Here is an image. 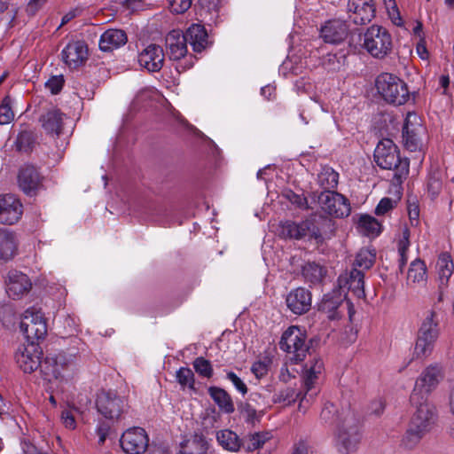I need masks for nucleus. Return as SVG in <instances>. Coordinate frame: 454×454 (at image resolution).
I'll return each mask as SVG.
<instances>
[{
    "label": "nucleus",
    "mask_w": 454,
    "mask_h": 454,
    "mask_svg": "<svg viewBox=\"0 0 454 454\" xmlns=\"http://www.w3.org/2000/svg\"><path fill=\"white\" fill-rule=\"evenodd\" d=\"M374 160L382 169H393L394 178L401 183L409 174V162L401 160L398 147L390 139L380 140L374 150Z\"/></svg>",
    "instance_id": "nucleus-1"
},
{
    "label": "nucleus",
    "mask_w": 454,
    "mask_h": 454,
    "mask_svg": "<svg viewBox=\"0 0 454 454\" xmlns=\"http://www.w3.org/2000/svg\"><path fill=\"white\" fill-rule=\"evenodd\" d=\"M440 335L439 319L434 311H430L423 320L419 331L413 350V357H428Z\"/></svg>",
    "instance_id": "nucleus-2"
},
{
    "label": "nucleus",
    "mask_w": 454,
    "mask_h": 454,
    "mask_svg": "<svg viewBox=\"0 0 454 454\" xmlns=\"http://www.w3.org/2000/svg\"><path fill=\"white\" fill-rule=\"evenodd\" d=\"M375 86L380 97L389 104L402 106L410 98L407 84L392 74H380L376 78Z\"/></svg>",
    "instance_id": "nucleus-3"
},
{
    "label": "nucleus",
    "mask_w": 454,
    "mask_h": 454,
    "mask_svg": "<svg viewBox=\"0 0 454 454\" xmlns=\"http://www.w3.org/2000/svg\"><path fill=\"white\" fill-rule=\"evenodd\" d=\"M279 347L287 354L288 360L293 364L303 361L309 350L305 333L294 325L283 333Z\"/></svg>",
    "instance_id": "nucleus-4"
},
{
    "label": "nucleus",
    "mask_w": 454,
    "mask_h": 454,
    "mask_svg": "<svg viewBox=\"0 0 454 454\" xmlns=\"http://www.w3.org/2000/svg\"><path fill=\"white\" fill-rule=\"evenodd\" d=\"M392 37L387 28L372 25L364 35V47L374 58L383 59L392 51Z\"/></svg>",
    "instance_id": "nucleus-5"
},
{
    "label": "nucleus",
    "mask_w": 454,
    "mask_h": 454,
    "mask_svg": "<svg viewBox=\"0 0 454 454\" xmlns=\"http://www.w3.org/2000/svg\"><path fill=\"white\" fill-rule=\"evenodd\" d=\"M443 379L442 367L437 364L426 367L418 378L415 387L411 395V403H419L420 399H426L425 394H429L436 388Z\"/></svg>",
    "instance_id": "nucleus-6"
},
{
    "label": "nucleus",
    "mask_w": 454,
    "mask_h": 454,
    "mask_svg": "<svg viewBox=\"0 0 454 454\" xmlns=\"http://www.w3.org/2000/svg\"><path fill=\"white\" fill-rule=\"evenodd\" d=\"M96 405L98 412L108 419H119L129 407L124 396L114 391L105 390L98 394Z\"/></svg>",
    "instance_id": "nucleus-7"
},
{
    "label": "nucleus",
    "mask_w": 454,
    "mask_h": 454,
    "mask_svg": "<svg viewBox=\"0 0 454 454\" xmlns=\"http://www.w3.org/2000/svg\"><path fill=\"white\" fill-rule=\"evenodd\" d=\"M20 330L30 342L43 340L47 334V325L42 311L34 307L26 309L22 315Z\"/></svg>",
    "instance_id": "nucleus-8"
},
{
    "label": "nucleus",
    "mask_w": 454,
    "mask_h": 454,
    "mask_svg": "<svg viewBox=\"0 0 454 454\" xmlns=\"http://www.w3.org/2000/svg\"><path fill=\"white\" fill-rule=\"evenodd\" d=\"M426 129L421 118L415 113H408L403 129V145L411 152L421 151Z\"/></svg>",
    "instance_id": "nucleus-9"
},
{
    "label": "nucleus",
    "mask_w": 454,
    "mask_h": 454,
    "mask_svg": "<svg viewBox=\"0 0 454 454\" xmlns=\"http://www.w3.org/2000/svg\"><path fill=\"white\" fill-rule=\"evenodd\" d=\"M361 434L358 427L351 419L346 420L339 428L335 447L340 454H353L359 447Z\"/></svg>",
    "instance_id": "nucleus-10"
},
{
    "label": "nucleus",
    "mask_w": 454,
    "mask_h": 454,
    "mask_svg": "<svg viewBox=\"0 0 454 454\" xmlns=\"http://www.w3.org/2000/svg\"><path fill=\"white\" fill-rule=\"evenodd\" d=\"M317 203L321 210L333 217H345L350 214V205L348 200L341 194L325 191L317 196Z\"/></svg>",
    "instance_id": "nucleus-11"
},
{
    "label": "nucleus",
    "mask_w": 454,
    "mask_h": 454,
    "mask_svg": "<svg viewBox=\"0 0 454 454\" xmlns=\"http://www.w3.org/2000/svg\"><path fill=\"white\" fill-rule=\"evenodd\" d=\"M411 403L416 410L408 424L428 434L436 421L435 408L427 399H420L419 403Z\"/></svg>",
    "instance_id": "nucleus-12"
},
{
    "label": "nucleus",
    "mask_w": 454,
    "mask_h": 454,
    "mask_svg": "<svg viewBox=\"0 0 454 454\" xmlns=\"http://www.w3.org/2000/svg\"><path fill=\"white\" fill-rule=\"evenodd\" d=\"M42 349L34 342L18 348L15 359L18 366L25 372L31 373L42 365Z\"/></svg>",
    "instance_id": "nucleus-13"
},
{
    "label": "nucleus",
    "mask_w": 454,
    "mask_h": 454,
    "mask_svg": "<svg viewBox=\"0 0 454 454\" xmlns=\"http://www.w3.org/2000/svg\"><path fill=\"white\" fill-rule=\"evenodd\" d=\"M120 442L127 454H143L148 448L149 437L144 428L132 427L122 434Z\"/></svg>",
    "instance_id": "nucleus-14"
},
{
    "label": "nucleus",
    "mask_w": 454,
    "mask_h": 454,
    "mask_svg": "<svg viewBox=\"0 0 454 454\" xmlns=\"http://www.w3.org/2000/svg\"><path fill=\"white\" fill-rule=\"evenodd\" d=\"M23 215V205L14 194L0 195V223L12 225L18 223Z\"/></svg>",
    "instance_id": "nucleus-15"
},
{
    "label": "nucleus",
    "mask_w": 454,
    "mask_h": 454,
    "mask_svg": "<svg viewBox=\"0 0 454 454\" xmlns=\"http://www.w3.org/2000/svg\"><path fill=\"white\" fill-rule=\"evenodd\" d=\"M73 363L74 358L71 356L59 353L46 356L41 365V369L47 380H59L63 377L64 372L67 371Z\"/></svg>",
    "instance_id": "nucleus-16"
},
{
    "label": "nucleus",
    "mask_w": 454,
    "mask_h": 454,
    "mask_svg": "<svg viewBox=\"0 0 454 454\" xmlns=\"http://www.w3.org/2000/svg\"><path fill=\"white\" fill-rule=\"evenodd\" d=\"M347 11L349 20L356 25H364L375 16L373 0H348Z\"/></svg>",
    "instance_id": "nucleus-17"
},
{
    "label": "nucleus",
    "mask_w": 454,
    "mask_h": 454,
    "mask_svg": "<svg viewBox=\"0 0 454 454\" xmlns=\"http://www.w3.org/2000/svg\"><path fill=\"white\" fill-rule=\"evenodd\" d=\"M338 284L340 289H348L356 298H364V273L362 270L352 268L338 278Z\"/></svg>",
    "instance_id": "nucleus-18"
},
{
    "label": "nucleus",
    "mask_w": 454,
    "mask_h": 454,
    "mask_svg": "<svg viewBox=\"0 0 454 454\" xmlns=\"http://www.w3.org/2000/svg\"><path fill=\"white\" fill-rule=\"evenodd\" d=\"M287 308L296 315H302L307 313L312 304L311 293L304 288L298 287L292 290L286 298Z\"/></svg>",
    "instance_id": "nucleus-19"
},
{
    "label": "nucleus",
    "mask_w": 454,
    "mask_h": 454,
    "mask_svg": "<svg viewBox=\"0 0 454 454\" xmlns=\"http://www.w3.org/2000/svg\"><path fill=\"white\" fill-rule=\"evenodd\" d=\"M66 118L65 114L52 106L41 114L39 121L46 134L59 137L62 133Z\"/></svg>",
    "instance_id": "nucleus-20"
},
{
    "label": "nucleus",
    "mask_w": 454,
    "mask_h": 454,
    "mask_svg": "<svg viewBox=\"0 0 454 454\" xmlns=\"http://www.w3.org/2000/svg\"><path fill=\"white\" fill-rule=\"evenodd\" d=\"M164 58L162 48L152 43L139 53L138 63L149 72H159L163 67Z\"/></svg>",
    "instance_id": "nucleus-21"
},
{
    "label": "nucleus",
    "mask_w": 454,
    "mask_h": 454,
    "mask_svg": "<svg viewBox=\"0 0 454 454\" xmlns=\"http://www.w3.org/2000/svg\"><path fill=\"white\" fill-rule=\"evenodd\" d=\"M349 29L346 21L331 20L325 23L320 29V35L325 43L338 44L348 35Z\"/></svg>",
    "instance_id": "nucleus-22"
},
{
    "label": "nucleus",
    "mask_w": 454,
    "mask_h": 454,
    "mask_svg": "<svg viewBox=\"0 0 454 454\" xmlns=\"http://www.w3.org/2000/svg\"><path fill=\"white\" fill-rule=\"evenodd\" d=\"M43 177L33 166L22 168L18 175V184L27 195L33 196L42 187Z\"/></svg>",
    "instance_id": "nucleus-23"
},
{
    "label": "nucleus",
    "mask_w": 454,
    "mask_h": 454,
    "mask_svg": "<svg viewBox=\"0 0 454 454\" xmlns=\"http://www.w3.org/2000/svg\"><path fill=\"white\" fill-rule=\"evenodd\" d=\"M32 284L27 276L18 270H10L6 281V293L12 299H20L27 294Z\"/></svg>",
    "instance_id": "nucleus-24"
},
{
    "label": "nucleus",
    "mask_w": 454,
    "mask_h": 454,
    "mask_svg": "<svg viewBox=\"0 0 454 454\" xmlns=\"http://www.w3.org/2000/svg\"><path fill=\"white\" fill-rule=\"evenodd\" d=\"M62 59L71 68L82 65L88 58V47L82 41L67 43L61 52Z\"/></svg>",
    "instance_id": "nucleus-25"
},
{
    "label": "nucleus",
    "mask_w": 454,
    "mask_h": 454,
    "mask_svg": "<svg viewBox=\"0 0 454 454\" xmlns=\"http://www.w3.org/2000/svg\"><path fill=\"white\" fill-rule=\"evenodd\" d=\"M166 51L172 60H179L187 54V36L180 30L170 31L165 39Z\"/></svg>",
    "instance_id": "nucleus-26"
},
{
    "label": "nucleus",
    "mask_w": 454,
    "mask_h": 454,
    "mask_svg": "<svg viewBox=\"0 0 454 454\" xmlns=\"http://www.w3.org/2000/svg\"><path fill=\"white\" fill-rule=\"evenodd\" d=\"M19 238L15 231L0 228V260L7 262L18 254Z\"/></svg>",
    "instance_id": "nucleus-27"
},
{
    "label": "nucleus",
    "mask_w": 454,
    "mask_h": 454,
    "mask_svg": "<svg viewBox=\"0 0 454 454\" xmlns=\"http://www.w3.org/2000/svg\"><path fill=\"white\" fill-rule=\"evenodd\" d=\"M127 41V35L123 30L108 29L100 36L99 49L103 51H111L123 46Z\"/></svg>",
    "instance_id": "nucleus-28"
},
{
    "label": "nucleus",
    "mask_w": 454,
    "mask_h": 454,
    "mask_svg": "<svg viewBox=\"0 0 454 454\" xmlns=\"http://www.w3.org/2000/svg\"><path fill=\"white\" fill-rule=\"evenodd\" d=\"M309 226L310 223L309 221L301 223L286 221L279 226V235L285 239H301L307 236Z\"/></svg>",
    "instance_id": "nucleus-29"
},
{
    "label": "nucleus",
    "mask_w": 454,
    "mask_h": 454,
    "mask_svg": "<svg viewBox=\"0 0 454 454\" xmlns=\"http://www.w3.org/2000/svg\"><path fill=\"white\" fill-rule=\"evenodd\" d=\"M184 35L187 36V42L196 52H201L208 44L207 33L202 25L192 24Z\"/></svg>",
    "instance_id": "nucleus-30"
},
{
    "label": "nucleus",
    "mask_w": 454,
    "mask_h": 454,
    "mask_svg": "<svg viewBox=\"0 0 454 454\" xmlns=\"http://www.w3.org/2000/svg\"><path fill=\"white\" fill-rule=\"evenodd\" d=\"M427 282V267L423 261L416 259L411 262L407 273L406 285H424Z\"/></svg>",
    "instance_id": "nucleus-31"
},
{
    "label": "nucleus",
    "mask_w": 454,
    "mask_h": 454,
    "mask_svg": "<svg viewBox=\"0 0 454 454\" xmlns=\"http://www.w3.org/2000/svg\"><path fill=\"white\" fill-rule=\"evenodd\" d=\"M207 392L222 411L231 414L235 411L231 395L223 388L209 387Z\"/></svg>",
    "instance_id": "nucleus-32"
},
{
    "label": "nucleus",
    "mask_w": 454,
    "mask_h": 454,
    "mask_svg": "<svg viewBox=\"0 0 454 454\" xmlns=\"http://www.w3.org/2000/svg\"><path fill=\"white\" fill-rule=\"evenodd\" d=\"M208 442L202 434H195L181 445L180 451L184 454H206Z\"/></svg>",
    "instance_id": "nucleus-33"
},
{
    "label": "nucleus",
    "mask_w": 454,
    "mask_h": 454,
    "mask_svg": "<svg viewBox=\"0 0 454 454\" xmlns=\"http://www.w3.org/2000/svg\"><path fill=\"white\" fill-rule=\"evenodd\" d=\"M445 176L444 170L439 167H431L427 182V192L432 198L437 197L443 187V177Z\"/></svg>",
    "instance_id": "nucleus-34"
},
{
    "label": "nucleus",
    "mask_w": 454,
    "mask_h": 454,
    "mask_svg": "<svg viewBox=\"0 0 454 454\" xmlns=\"http://www.w3.org/2000/svg\"><path fill=\"white\" fill-rule=\"evenodd\" d=\"M427 434V433L425 431L415 428L408 424L407 428L402 436L400 446L407 450H415Z\"/></svg>",
    "instance_id": "nucleus-35"
},
{
    "label": "nucleus",
    "mask_w": 454,
    "mask_h": 454,
    "mask_svg": "<svg viewBox=\"0 0 454 454\" xmlns=\"http://www.w3.org/2000/svg\"><path fill=\"white\" fill-rule=\"evenodd\" d=\"M323 371L324 363L321 358L314 357L311 361L309 362V364H306L304 384L308 391L313 387L316 380L318 379Z\"/></svg>",
    "instance_id": "nucleus-36"
},
{
    "label": "nucleus",
    "mask_w": 454,
    "mask_h": 454,
    "mask_svg": "<svg viewBox=\"0 0 454 454\" xmlns=\"http://www.w3.org/2000/svg\"><path fill=\"white\" fill-rule=\"evenodd\" d=\"M358 231L367 237H377L381 232V224L373 216L364 215L357 222Z\"/></svg>",
    "instance_id": "nucleus-37"
},
{
    "label": "nucleus",
    "mask_w": 454,
    "mask_h": 454,
    "mask_svg": "<svg viewBox=\"0 0 454 454\" xmlns=\"http://www.w3.org/2000/svg\"><path fill=\"white\" fill-rule=\"evenodd\" d=\"M218 443L229 451L236 452L240 448V440L236 433L231 430H221L216 434Z\"/></svg>",
    "instance_id": "nucleus-38"
},
{
    "label": "nucleus",
    "mask_w": 454,
    "mask_h": 454,
    "mask_svg": "<svg viewBox=\"0 0 454 454\" xmlns=\"http://www.w3.org/2000/svg\"><path fill=\"white\" fill-rule=\"evenodd\" d=\"M436 268L441 285H446L453 273L454 268L450 254L448 253L440 254L437 260Z\"/></svg>",
    "instance_id": "nucleus-39"
},
{
    "label": "nucleus",
    "mask_w": 454,
    "mask_h": 454,
    "mask_svg": "<svg viewBox=\"0 0 454 454\" xmlns=\"http://www.w3.org/2000/svg\"><path fill=\"white\" fill-rule=\"evenodd\" d=\"M376 260V252L368 247L361 248L356 255L353 268L367 270L372 267Z\"/></svg>",
    "instance_id": "nucleus-40"
},
{
    "label": "nucleus",
    "mask_w": 454,
    "mask_h": 454,
    "mask_svg": "<svg viewBox=\"0 0 454 454\" xmlns=\"http://www.w3.org/2000/svg\"><path fill=\"white\" fill-rule=\"evenodd\" d=\"M410 247V230L404 226L401 230V236L397 240V250L399 254V269L400 271L403 270V268L408 261L407 252Z\"/></svg>",
    "instance_id": "nucleus-41"
},
{
    "label": "nucleus",
    "mask_w": 454,
    "mask_h": 454,
    "mask_svg": "<svg viewBox=\"0 0 454 454\" xmlns=\"http://www.w3.org/2000/svg\"><path fill=\"white\" fill-rule=\"evenodd\" d=\"M317 180L322 188L330 191L337 187L339 174L330 167H324L318 174Z\"/></svg>",
    "instance_id": "nucleus-42"
},
{
    "label": "nucleus",
    "mask_w": 454,
    "mask_h": 454,
    "mask_svg": "<svg viewBox=\"0 0 454 454\" xmlns=\"http://www.w3.org/2000/svg\"><path fill=\"white\" fill-rule=\"evenodd\" d=\"M326 270L316 262H308L302 268V275L310 283H318L325 277Z\"/></svg>",
    "instance_id": "nucleus-43"
},
{
    "label": "nucleus",
    "mask_w": 454,
    "mask_h": 454,
    "mask_svg": "<svg viewBox=\"0 0 454 454\" xmlns=\"http://www.w3.org/2000/svg\"><path fill=\"white\" fill-rule=\"evenodd\" d=\"M176 379L182 388L195 389V377L193 372L188 367H181L176 372Z\"/></svg>",
    "instance_id": "nucleus-44"
},
{
    "label": "nucleus",
    "mask_w": 454,
    "mask_h": 454,
    "mask_svg": "<svg viewBox=\"0 0 454 454\" xmlns=\"http://www.w3.org/2000/svg\"><path fill=\"white\" fill-rule=\"evenodd\" d=\"M192 366L196 373L202 378L210 379L214 374L211 362L203 356L196 357Z\"/></svg>",
    "instance_id": "nucleus-45"
},
{
    "label": "nucleus",
    "mask_w": 454,
    "mask_h": 454,
    "mask_svg": "<svg viewBox=\"0 0 454 454\" xmlns=\"http://www.w3.org/2000/svg\"><path fill=\"white\" fill-rule=\"evenodd\" d=\"M345 55L328 53L323 57L322 66L330 72L339 71L344 65Z\"/></svg>",
    "instance_id": "nucleus-46"
},
{
    "label": "nucleus",
    "mask_w": 454,
    "mask_h": 454,
    "mask_svg": "<svg viewBox=\"0 0 454 454\" xmlns=\"http://www.w3.org/2000/svg\"><path fill=\"white\" fill-rule=\"evenodd\" d=\"M270 437L271 435L269 432H260L250 434L247 443V450L254 451L262 448Z\"/></svg>",
    "instance_id": "nucleus-47"
},
{
    "label": "nucleus",
    "mask_w": 454,
    "mask_h": 454,
    "mask_svg": "<svg viewBox=\"0 0 454 454\" xmlns=\"http://www.w3.org/2000/svg\"><path fill=\"white\" fill-rule=\"evenodd\" d=\"M240 415L247 423L254 424L259 422L262 416V412H258L250 403H242L239 406Z\"/></svg>",
    "instance_id": "nucleus-48"
},
{
    "label": "nucleus",
    "mask_w": 454,
    "mask_h": 454,
    "mask_svg": "<svg viewBox=\"0 0 454 454\" xmlns=\"http://www.w3.org/2000/svg\"><path fill=\"white\" fill-rule=\"evenodd\" d=\"M297 396L298 394L296 393L295 389L294 387H287L274 394L273 402L291 404L295 402Z\"/></svg>",
    "instance_id": "nucleus-49"
},
{
    "label": "nucleus",
    "mask_w": 454,
    "mask_h": 454,
    "mask_svg": "<svg viewBox=\"0 0 454 454\" xmlns=\"http://www.w3.org/2000/svg\"><path fill=\"white\" fill-rule=\"evenodd\" d=\"M11 98L6 96L0 105V125L10 123L14 119V113L11 107Z\"/></svg>",
    "instance_id": "nucleus-50"
},
{
    "label": "nucleus",
    "mask_w": 454,
    "mask_h": 454,
    "mask_svg": "<svg viewBox=\"0 0 454 454\" xmlns=\"http://www.w3.org/2000/svg\"><path fill=\"white\" fill-rule=\"evenodd\" d=\"M282 197L299 208H309L307 199L302 194H297L292 190H286L282 192Z\"/></svg>",
    "instance_id": "nucleus-51"
},
{
    "label": "nucleus",
    "mask_w": 454,
    "mask_h": 454,
    "mask_svg": "<svg viewBox=\"0 0 454 454\" xmlns=\"http://www.w3.org/2000/svg\"><path fill=\"white\" fill-rule=\"evenodd\" d=\"M168 4L172 12L180 14L191 7L192 0H168Z\"/></svg>",
    "instance_id": "nucleus-52"
},
{
    "label": "nucleus",
    "mask_w": 454,
    "mask_h": 454,
    "mask_svg": "<svg viewBox=\"0 0 454 454\" xmlns=\"http://www.w3.org/2000/svg\"><path fill=\"white\" fill-rule=\"evenodd\" d=\"M395 203V202L389 198L381 199L375 208V214L377 215H383L387 214L388 211L394 208Z\"/></svg>",
    "instance_id": "nucleus-53"
},
{
    "label": "nucleus",
    "mask_w": 454,
    "mask_h": 454,
    "mask_svg": "<svg viewBox=\"0 0 454 454\" xmlns=\"http://www.w3.org/2000/svg\"><path fill=\"white\" fill-rule=\"evenodd\" d=\"M227 379L233 384L236 389L240 392L243 395L247 393V385L244 381L233 372L227 373Z\"/></svg>",
    "instance_id": "nucleus-54"
},
{
    "label": "nucleus",
    "mask_w": 454,
    "mask_h": 454,
    "mask_svg": "<svg viewBox=\"0 0 454 454\" xmlns=\"http://www.w3.org/2000/svg\"><path fill=\"white\" fill-rule=\"evenodd\" d=\"M64 84V79L62 76H52L46 82V87L51 90L52 94H58Z\"/></svg>",
    "instance_id": "nucleus-55"
},
{
    "label": "nucleus",
    "mask_w": 454,
    "mask_h": 454,
    "mask_svg": "<svg viewBox=\"0 0 454 454\" xmlns=\"http://www.w3.org/2000/svg\"><path fill=\"white\" fill-rule=\"evenodd\" d=\"M46 2L47 0H30L27 5L26 11L29 15H35Z\"/></svg>",
    "instance_id": "nucleus-56"
},
{
    "label": "nucleus",
    "mask_w": 454,
    "mask_h": 454,
    "mask_svg": "<svg viewBox=\"0 0 454 454\" xmlns=\"http://www.w3.org/2000/svg\"><path fill=\"white\" fill-rule=\"evenodd\" d=\"M61 419L67 428L74 429L75 427V419L70 411H64L61 415Z\"/></svg>",
    "instance_id": "nucleus-57"
},
{
    "label": "nucleus",
    "mask_w": 454,
    "mask_h": 454,
    "mask_svg": "<svg viewBox=\"0 0 454 454\" xmlns=\"http://www.w3.org/2000/svg\"><path fill=\"white\" fill-rule=\"evenodd\" d=\"M336 410L334 409L333 404H326L322 411H321V419L325 420V422L331 421L334 415H335Z\"/></svg>",
    "instance_id": "nucleus-58"
},
{
    "label": "nucleus",
    "mask_w": 454,
    "mask_h": 454,
    "mask_svg": "<svg viewBox=\"0 0 454 454\" xmlns=\"http://www.w3.org/2000/svg\"><path fill=\"white\" fill-rule=\"evenodd\" d=\"M123 6L133 12L143 10L144 2L142 0H125L123 2Z\"/></svg>",
    "instance_id": "nucleus-59"
},
{
    "label": "nucleus",
    "mask_w": 454,
    "mask_h": 454,
    "mask_svg": "<svg viewBox=\"0 0 454 454\" xmlns=\"http://www.w3.org/2000/svg\"><path fill=\"white\" fill-rule=\"evenodd\" d=\"M251 370H252L253 373L255 375V377L258 379L263 377L267 373V371H268L267 366L262 362L254 363L252 365Z\"/></svg>",
    "instance_id": "nucleus-60"
},
{
    "label": "nucleus",
    "mask_w": 454,
    "mask_h": 454,
    "mask_svg": "<svg viewBox=\"0 0 454 454\" xmlns=\"http://www.w3.org/2000/svg\"><path fill=\"white\" fill-rule=\"evenodd\" d=\"M390 3L392 5H391V9L388 8L389 15L393 19L394 23L397 26H400L402 23V19L400 17L396 4H395V0H390Z\"/></svg>",
    "instance_id": "nucleus-61"
},
{
    "label": "nucleus",
    "mask_w": 454,
    "mask_h": 454,
    "mask_svg": "<svg viewBox=\"0 0 454 454\" xmlns=\"http://www.w3.org/2000/svg\"><path fill=\"white\" fill-rule=\"evenodd\" d=\"M294 378H295L294 373L288 369L286 364H284L280 370L279 380L285 383H287L291 380V379Z\"/></svg>",
    "instance_id": "nucleus-62"
},
{
    "label": "nucleus",
    "mask_w": 454,
    "mask_h": 454,
    "mask_svg": "<svg viewBox=\"0 0 454 454\" xmlns=\"http://www.w3.org/2000/svg\"><path fill=\"white\" fill-rule=\"evenodd\" d=\"M340 302L333 301L327 295L325 296L322 301L323 309L333 310L338 308Z\"/></svg>",
    "instance_id": "nucleus-63"
},
{
    "label": "nucleus",
    "mask_w": 454,
    "mask_h": 454,
    "mask_svg": "<svg viewBox=\"0 0 454 454\" xmlns=\"http://www.w3.org/2000/svg\"><path fill=\"white\" fill-rule=\"evenodd\" d=\"M408 214H409L410 219L411 221L412 220H417L419 218V210L418 206L415 205V204L410 205L409 208H408Z\"/></svg>",
    "instance_id": "nucleus-64"
}]
</instances>
